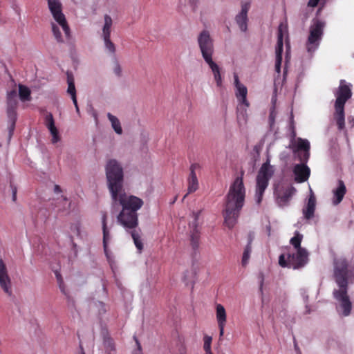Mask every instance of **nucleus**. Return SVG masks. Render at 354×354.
<instances>
[{
	"label": "nucleus",
	"instance_id": "39448f33",
	"mask_svg": "<svg viewBox=\"0 0 354 354\" xmlns=\"http://www.w3.org/2000/svg\"><path fill=\"white\" fill-rule=\"evenodd\" d=\"M274 171V167L270 164V156L268 154L266 161L262 164L256 176L254 197L257 204L261 203L263 194Z\"/></svg>",
	"mask_w": 354,
	"mask_h": 354
},
{
	"label": "nucleus",
	"instance_id": "e433bc0d",
	"mask_svg": "<svg viewBox=\"0 0 354 354\" xmlns=\"http://www.w3.org/2000/svg\"><path fill=\"white\" fill-rule=\"evenodd\" d=\"M279 264L281 267H292L289 263V259H288V254H281L279 258Z\"/></svg>",
	"mask_w": 354,
	"mask_h": 354
},
{
	"label": "nucleus",
	"instance_id": "864d4df0",
	"mask_svg": "<svg viewBox=\"0 0 354 354\" xmlns=\"http://www.w3.org/2000/svg\"><path fill=\"white\" fill-rule=\"evenodd\" d=\"M80 354H85V353H84V351L82 349V350H81V352H80Z\"/></svg>",
	"mask_w": 354,
	"mask_h": 354
},
{
	"label": "nucleus",
	"instance_id": "f257e3e1",
	"mask_svg": "<svg viewBox=\"0 0 354 354\" xmlns=\"http://www.w3.org/2000/svg\"><path fill=\"white\" fill-rule=\"evenodd\" d=\"M334 277L339 286L333 291L335 299L338 302L337 310L344 316L350 315L352 304L347 295V286L353 281V274L348 268V263L344 258H337L334 263Z\"/></svg>",
	"mask_w": 354,
	"mask_h": 354
},
{
	"label": "nucleus",
	"instance_id": "f3484780",
	"mask_svg": "<svg viewBox=\"0 0 354 354\" xmlns=\"http://www.w3.org/2000/svg\"><path fill=\"white\" fill-rule=\"evenodd\" d=\"M117 221L124 227L131 229L138 225V215L136 212L122 208Z\"/></svg>",
	"mask_w": 354,
	"mask_h": 354
},
{
	"label": "nucleus",
	"instance_id": "a211bd4d",
	"mask_svg": "<svg viewBox=\"0 0 354 354\" xmlns=\"http://www.w3.org/2000/svg\"><path fill=\"white\" fill-rule=\"evenodd\" d=\"M0 287L8 295H12L11 279L7 266L2 259H0Z\"/></svg>",
	"mask_w": 354,
	"mask_h": 354
},
{
	"label": "nucleus",
	"instance_id": "2eb2a0df",
	"mask_svg": "<svg viewBox=\"0 0 354 354\" xmlns=\"http://www.w3.org/2000/svg\"><path fill=\"white\" fill-rule=\"evenodd\" d=\"M288 33L287 26L285 24H280L278 29V39L275 49V71L279 73L281 68V64L282 60L281 53L283 51V38L286 36Z\"/></svg>",
	"mask_w": 354,
	"mask_h": 354
},
{
	"label": "nucleus",
	"instance_id": "f704fd0d",
	"mask_svg": "<svg viewBox=\"0 0 354 354\" xmlns=\"http://www.w3.org/2000/svg\"><path fill=\"white\" fill-rule=\"evenodd\" d=\"M132 238L133 239L134 244L137 249L138 250L139 252H140L143 249V244L142 242V240L140 239V236L136 232L132 233Z\"/></svg>",
	"mask_w": 354,
	"mask_h": 354
},
{
	"label": "nucleus",
	"instance_id": "aec40b11",
	"mask_svg": "<svg viewBox=\"0 0 354 354\" xmlns=\"http://www.w3.org/2000/svg\"><path fill=\"white\" fill-rule=\"evenodd\" d=\"M46 126L50 131L51 136V142L55 145L59 142L61 138L57 129L55 126L54 120L51 114H48L46 116Z\"/></svg>",
	"mask_w": 354,
	"mask_h": 354
},
{
	"label": "nucleus",
	"instance_id": "412c9836",
	"mask_svg": "<svg viewBox=\"0 0 354 354\" xmlns=\"http://www.w3.org/2000/svg\"><path fill=\"white\" fill-rule=\"evenodd\" d=\"M346 188L344 182L341 180H338L337 187L332 191L333 198L332 203L334 205H337L341 203L345 194Z\"/></svg>",
	"mask_w": 354,
	"mask_h": 354
},
{
	"label": "nucleus",
	"instance_id": "de8ad7c7",
	"mask_svg": "<svg viewBox=\"0 0 354 354\" xmlns=\"http://www.w3.org/2000/svg\"><path fill=\"white\" fill-rule=\"evenodd\" d=\"M71 99L73 100V102L75 105V107H77L78 106L77 105V98H76V95H73V96H71Z\"/></svg>",
	"mask_w": 354,
	"mask_h": 354
},
{
	"label": "nucleus",
	"instance_id": "9b49d317",
	"mask_svg": "<svg viewBox=\"0 0 354 354\" xmlns=\"http://www.w3.org/2000/svg\"><path fill=\"white\" fill-rule=\"evenodd\" d=\"M197 41L205 62L212 59L214 44L209 32L207 30L201 32L198 36Z\"/></svg>",
	"mask_w": 354,
	"mask_h": 354
},
{
	"label": "nucleus",
	"instance_id": "5fc2aeb1",
	"mask_svg": "<svg viewBox=\"0 0 354 354\" xmlns=\"http://www.w3.org/2000/svg\"><path fill=\"white\" fill-rule=\"evenodd\" d=\"M288 52L287 51V53H286V59H288Z\"/></svg>",
	"mask_w": 354,
	"mask_h": 354
},
{
	"label": "nucleus",
	"instance_id": "a878e982",
	"mask_svg": "<svg viewBox=\"0 0 354 354\" xmlns=\"http://www.w3.org/2000/svg\"><path fill=\"white\" fill-rule=\"evenodd\" d=\"M113 26V19L108 15H105L104 17L103 24L100 32L102 39L111 37V33Z\"/></svg>",
	"mask_w": 354,
	"mask_h": 354
},
{
	"label": "nucleus",
	"instance_id": "a18cd8bd",
	"mask_svg": "<svg viewBox=\"0 0 354 354\" xmlns=\"http://www.w3.org/2000/svg\"><path fill=\"white\" fill-rule=\"evenodd\" d=\"M274 118H275V113L273 111H272L270 115V120L271 125H272Z\"/></svg>",
	"mask_w": 354,
	"mask_h": 354
},
{
	"label": "nucleus",
	"instance_id": "b1692460",
	"mask_svg": "<svg viewBox=\"0 0 354 354\" xmlns=\"http://www.w3.org/2000/svg\"><path fill=\"white\" fill-rule=\"evenodd\" d=\"M249 5L244 4L241 7V12L236 16V21L241 31L247 30L248 12Z\"/></svg>",
	"mask_w": 354,
	"mask_h": 354
},
{
	"label": "nucleus",
	"instance_id": "5701e85b",
	"mask_svg": "<svg viewBox=\"0 0 354 354\" xmlns=\"http://www.w3.org/2000/svg\"><path fill=\"white\" fill-rule=\"evenodd\" d=\"M316 199L312 191L310 190V196L306 206L303 209V214L306 219H310L313 217L315 210Z\"/></svg>",
	"mask_w": 354,
	"mask_h": 354
},
{
	"label": "nucleus",
	"instance_id": "4be33fe9",
	"mask_svg": "<svg viewBox=\"0 0 354 354\" xmlns=\"http://www.w3.org/2000/svg\"><path fill=\"white\" fill-rule=\"evenodd\" d=\"M198 167V165L192 164L190 167V174L187 180L188 187H187V194L185 196V197L188 194L196 192L198 188V180L195 173V169Z\"/></svg>",
	"mask_w": 354,
	"mask_h": 354
},
{
	"label": "nucleus",
	"instance_id": "c9c22d12",
	"mask_svg": "<svg viewBox=\"0 0 354 354\" xmlns=\"http://www.w3.org/2000/svg\"><path fill=\"white\" fill-rule=\"evenodd\" d=\"M201 212L202 210L199 209V210H197L196 212H192V218H193V221H192L190 223H189V227H192V228H197V225H198V219L201 214Z\"/></svg>",
	"mask_w": 354,
	"mask_h": 354
},
{
	"label": "nucleus",
	"instance_id": "a19ab883",
	"mask_svg": "<svg viewBox=\"0 0 354 354\" xmlns=\"http://www.w3.org/2000/svg\"><path fill=\"white\" fill-rule=\"evenodd\" d=\"M288 157H289V153L287 151H282L279 154V158L281 160H283V161L286 160Z\"/></svg>",
	"mask_w": 354,
	"mask_h": 354
},
{
	"label": "nucleus",
	"instance_id": "c85d7f7f",
	"mask_svg": "<svg viewBox=\"0 0 354 354\" xmlns=\"http://www.w3.org/2000/svg\"><path fill=\"white\" fill-rule=\"evenodd\" d=\"M107 118L109 122H111V127L113 128L115 133H117L118 135L122 134L123 131L119 119L116 116L112 115L110 113H107Z\"/></svg>",
	"mask_w": 354,
	"mask_h": 354
},
{
	"label": "nucleus",
	"instance_id": "bb28decb",
	"mask_svg": "<svg viewBox=\"0 0 354 354\" xmlns=\"http://www.w3.org/2000/svg\"><path fill=\"white\" fill-rule=\"evenodd\" d=\"M107 214L104 212L102 216V231H103V245L105 252H106L107 245L111 240L110 232L107 228L106 224Z\"/></svg>",
	"mask_w": 354,
	"mask_h": 354
},
{
	"label": "nucleus",
	"instance_id": "8fccbe9b",
	"mask_svg": "<svg viewBox=\"0 0 354 354\" xmlns=\"http://www.w3.org/2000/svg\"><path fill=\"white\" fill-rule=\"evenodd\" d=\"M205 354H213L211 351V349L209 350H205Z\"/></svg>",
	"mask_w": 354,
	"mask_h": 354
},
{
	"label": "nucleus",
	"instance_id": "6ab92c4d",
	"mask_svg": "<svg viewBox=\"0 0 354 354\" xmlns=\"http://www.w3.org/2000/svg\"><path fill=\"white\" fill-rule=\"evenodd\" d=\"M0 287L8 295H12L11 279L7 266L2 259H0Z\"/></svg>",
	"mask_w": 354,
	"mask_h": 354
},
{
	"label": "nucleus",
	"instance_id": "37998d69",
	"mask_svg": "<svg viewBox=\"0 0 354 354\" xmlns=\"http://www.w3.org/2000/svg\"><path fill=\"white\" fill-rule=\"evenodd\" d=\"M113 71L116 75H120L121 74L122 68L118 64H116L114 66Z\"/></svg>",
	"mask_w": 354,
	"mask_h": 354
},
{
	"label": "nucleus",
	"instance_id": "58836bf2",
	"mask_svg": "<svg viewBox=\"0 0 354 354\" xmlns=\"http://www.w3.org/2000/svg\"><path fill=\"white\" fill-rule=\"evenodd\" d=\"M212 338L210 336L205 335L204 337V350H209L211 349V343H212Z\"/></svg>",
	"mask_w": 354,
	"mask_h": 354
},
{
	"label": "nucleus",
	"instance_id": "79ce46f5",
	"mask_svg": "<svg viewBox=\"0 0 354 354\" xmlns=\"http://www.w3.org/2000/svg\"><path fill=\"white\" fill-rule=\"evenodd\" d=\"M225 324H218V327L219 328V337L220 339L223 336L224 334V328H225Z\"/></svg>",
	"mask_w": 354,
	"mask_h": 354
},
{
	"label": "nucleus",
	"instance_id": "49530a36",
	"mask_svg": "<svg viewBox=\"0 0 354 354\" xmlns=\"http://www.w3.org/2000/svg\"><path fill=\"white\" fill-rule=\"evenodd\" d=\"M71 99L73 100V102L75 105V107H77L78 106L77 105V98H76V95H73V96H71Z\"/></svg>",
	"mask_w": 354,
	"mask_h": 354
},
{
	"label": "nucleus",
	"instance_id": "6e6552de",
	"mask_svg": "<svg viewBox=\"0 0 354 354\" xmlns=\"http://www.w3.org/2000/svg\"><path fill=\"white\" fill-rule=\"evenodd\" d=\"M344 81L342 80L339 91L336 94V101L335 104V119L339 129L344 127V104L351 96V91L349 86L344 84Z\"/></svg>",
	"mask_w": 354,
	"mask_h": 354
},
{
	"label": "nucleus",
	"instance_id": "c03bdc74",
	"mask_svg": "<svg viewBox=\"0 0 354 354\" xmlns=\"http://www.w3.org/2000/svg\"><path fill=\"white\" fill-rule=\"evenodd\" d=\"M319 1V0H309L308 6L313 8L316 7Z\"/></svg>",
	"mask_w": 354,
	"mask_h": 354
},
{
	"label": "nucleus",
	"instance_id": "ddd939ff",
	"mask_svg": "<svg viewBox=\"0 0 354 354\" xmlns=\"http://www.w3.org/2000/svg\"><path fill=\"white\" fill-rule=\"evenodd\" d=\"M8 110L7 114L9 119V138L12 136L15 129L17 114L15 108L17 106V95L15 91L10 92L8 95Z\"/></svg>",
	"mask_w": 354,
	"mask_h": 354
},
{
	"label": "nucleus",
	"instance_id": "9d476101",
	"mask_svg": "<svg viewBox=\"0 0 354 354\" xmlns=\"http://www.w3.org/2000/svg\"><path fill=\"white\" fill-rule=\"evenodd\" d=\"M324 26V22L316 19L310 26L309 35L306 42V49L310 54H313L318 48L323 35Z\"/></svg>",
	"mask_w": 354,
	"mask_h": 354
},
{
	"label": "nucleus",
	"instance_id": "7ed1b4c3",
	"mask_svg": "<svg viewBox=\"0 0 354 354\" xmlns=\"http://www.w3.org/2000/svg\"><path fill=\"white\" fill-rule=\"evenodd\" d=\"M290 147L294 152L302 151L301 154H299V159L302 162L297 164L294 166L293 173L295 174V180L297 183H303L306 181L310 176V170L309 167L305 165L309 158L310 143L306 139L297 138L292 139L290 144Z\"/></svg>",
	"mask_w": 354,
	"mask_h": 354
},
{
	"label": "nucleus",
	"instance_id": "72a5a7b5",
	"mask_svg": "<svg viewBox=\"0 0 354 354\" xmlns=\"http://www.w3.org/2000/svg\"><path fill=\"white\" fill-rule=\"evenodd\" d=\"M192 234H191V243L194 248H196L198 247V239H199V235H198V231L197 228L194 229L192 228Z\"/></svg>",
	"mask_w": 354,
	"mask_h": 354
},
{
	"label": "nucleus",
	"instance_id": "09e8293b",
	"mask_svg": "<svg viewBox=\"0 0 354 354\" xmlns=\"http://www.w3.org/2000/svg\"><path fill=\"white\" fill-rule=\"evenodd\" d=\"M54 190L55 192H61V188L59 185H55Z\"/></svg>",
	"mask_w": 354,
	"mask_h": 354
},
{
	"label": "nucleus",
	"instance_id": "7c9ffc66",
	"mask_svg": "<svg viewBox=\"0 0 354 354\" xmlns=\"http://www.w3.org/2000/svg\"><path fill=\"white\" fill-rule=\"evenodd\" d=\"M105 53L110 55L114 56L116 52V46L111 41V37L102 39Z\"/></svg>",
	"mask_w": 354,
	"mask_h": 354
},
{
	"label": "nucleus",
	"instance_id": "473e14b6",
	"mask_svg": "<svg viewBox=\"0 0 354 354\" xmlns=\"http://www.w3.org/2000/svg\"><path fill=\"white\" fill-rule=\"evenodd\" d=\"M68 89L67 92L71 96L76 95V90L74 84V79L72 76H68L67 78Z\"/></svg>",
	"mask_w": 354,
	"mask_h": 354
},
{
	"label": "nucleus",
	"instance_id": "1a4fd4ad",
	"mask_svg": "<svg viewBox=\"0 0 354 354\" xmlns=\"http://www.w3.org/2000/svg\"><path fill=\"white\" fill-rule=\"evenodd\" d=\"M111 196L113 202L118 203L122 206V208L136 213L144 205V201L142 198L136 196L127 194L123 189L116 193L115 195H111Z\"/></svg>",
	"mask_w": 354,
	"mask_h": 354
},
{
	"label": "nucleus",
	"instance_id": "0eeeda50",
	"mask_svg": "<svg viewBox=\"0 0 354 354\" xmlns=\"http://www.w3.org/2000/svg\"><path fill=\"white\" fill-rule=\"evenodd\" d=\"M234 84L235 86V95L239 102L237 119L240 124H245L248 120L247 108L250 102L247 100L248 89L240 82L237 75H234Z\"/></svg>",
	"mask_w": 354,
	"mask_h": 354
},
{
	"label": "nucleus",
	"instance_id": "4468645a",
	"mask_svg": "<svg viewBox=\"0 0 354 354\" xmlns=\"http://www.w3.org/2000/svg\"><path fill=\"white\" fill-rule=\"evenodd\" d=\"M296 192V189L292 185H277L274 189V195L277 203L280 206L286 205L292 195Z\"/></svg>",
	"mask_w": 354,
	"mask_h": 354
},
{
	"label": "nucleus",
	"instance_id": "f8f14e48",
	"mask_svg": "<svg viewBox=\"0 0 354 354\" xmlns=\"http://www.w3.org/2000/svg\"><path fill=\"white\" fill-rule=\"evenodd\" d=\"M58 25L55 20H51L50 27L54 39L58 43H64L66 41L71 38V31L66 20L65 18V23Z\"/></svg>",
	"mask_w": 354,
	"mask_h": 354
},
{
	"label": "nucleus",
	"instance_id": "2f4dec72",
	"mask_svg": "<svg viewBox=\"0 0 354 354\" xmlns=\"http://www.w3.org/2000/svg\"><path fill=\"white\" fill-rule=\"evenodd\" d=\"M19 95L20 100L23 102L31 100L30 88L21 84L19 85Z\"/></svg>",
	"mask_w": 354,
	"mask_h": 354
},
{
	"label": "nucleus",
	"instance_id": "393cba45",
	"mask_svg": "<svg viewBox=\"0 0 354 354\" xmlns=\"http://www.w3.org/2000/svg\"><path fill=\"white\" fill-rule=\"evenodd\" d=\"M209 66L214 76V80L218 87H221L223 84V78L221 73V68L212 59L205 61Z\"/></svg>",
	"mask_w": 354,
	"mask_h": 354
},
{
	"label": "nucleus",
	"instance_id": "423d86ee",
	"mask_svg": "<svg viewBox=\"0 0 354 354\" xmlns=\"http://www.w3.org/2000/svg\"><path fill=\"white\" fill-rule=\"evenodd\" d=\"M302 239L303 235L296 232L290 241L293 247V251L288 254V259L293 269L302 268L308 262V252L306 248L301 246Z\"/></svg>",
	"mask_w": 354,
	"mask_h": 354
},
{
	"label": "nucleus",
	"instance_id": "4c0bfd02",
	"mask_svg": "<svg viewBox=\"0 0 354 354\" xmlns=\"http://www.w3.org/2000/svg\"><path fill=\"white\" fill-rule=\"evenodd\" d=\"M71 239L73 241V236L80 235V227L77 225H73L71 227Z\"/></svg>",
	"mask_w": 354,
	"mask_h": 354
},
{
	"label": "nucleus",
	"instance_id": "603ef678",
	"mask_svg": "<svg viewBox=\"0 0 354 354\" xmlns=\"http://www.w3.org/2000/svg\"><path fill=\"white\" fill-rule=\"evenodd\" d=\"M137 344H138V350L139 351H140V345L139 344V343L137 342Z\"/></svg>",
	"mask_w": 354,
	"mask_h": 354
},
{
	"label": "nucleus",
	"instance_id": "3c124183",
	"mask_svg": "<svg viewBox=\"0 0 354 354\" xmlns=\"http://www.w3.org/2000/svg\"><path fill=\"white\" fill-rule=\"evenodd\" d=\"M75 110H76V112L79 114L80 113V109H79L78 106L75 107Z\"/></svg>",
	"mask_w": 354,
	"mask_h": 354
},
{
	"label": "nucleus",
	"instance_id": "dca6fc26",
	"mask_svg": "<svg viewBox=\"0 0 354 354\" xmlns=\"http://www.w3.org/2000/svg\"><path fill=\"white\" fill-rule=\"evenodd\" d=\"M48 8L52 16V20L59 26L65 23V15L63 12V6L60 0H46Z\"/></svg>",
	"mask_w": 354,
	"mask_h": 354
},
{
	"label": "nucleus",
	"instance_id": "20e7f679",
	"mask_svg": "<svg viewBox=\"0 0 354 354\" xmlns=\"http://www.w3.org/2000/svg\"><path fill=\"white\" fill-rule=\"evenodd\" d=\"M107 187L111 196L123 189L124 171L121 163L115 159H110L105 165Z\"/></svg>",
	"mask_w": 354,
	"mask_h": 354
},
{
	"label": "nucleus",
	"instance_id": "ea45409f",
	"mask_svg": "<svg viewBox=\"0 0 354 354\" xmlns=\"http://www.w3.org/2000/svg\"><path fill=\"white\" fill-rule=\"evenodd\" d=\"M304 302L306 303L304 314H309L311 312V308L308 304V297H304Z\"/></svg>",
	"mask_w": 354,
	"mask_h": 354
},
{
	"label": "nucleus",
	"instance_id": "f03ea898",
	"mask_svg": "<svg viewBox=\"0 0 354 354\" xmlns=\"http://www.w3.org/2000/svg\"><path fill=\"white\" fill-rule=\"evenodd\" d=\"M245 188L243 178L236 177L230 187L223 212L224 223L230 229L236 224L239 212L244 204Z\"/></svg>",
	"mask_w": 354,
	"mask_h": 354
},
{
	"label": "nucleus",
	"instance_id": "cd10ccee",
	"mask_svg": "<svg viewBox=\"0 0 354 354\" xmlns=\"http://www.w3.org/2000/svg\"><path fill=\"white\" fill-rule=\"evenodd\" d=\"M216 318L218 324H226L227 313L224 306L220 304L216 306Z\"/></svg>",
	"mask_w": 354,
	"mask_h": 354
},
{
	"label": "nucleus",
	"instance_id": "c756f323",
	"mask_svg": "<svg viewBox=\"0 0 354 354\" xmlns=\"http://www.w3.org/2000/svg\"><path fill=\"white\" fill-rule=\"evenodd\" d=\"M252 237L250 236L248 243L244 249L241 259V264L244 267L248 264L249 260L250 259V255L252 253Z\"/></svg>",
	"mask_w": 354,
	"mask_h": 354
}]
</instances>
